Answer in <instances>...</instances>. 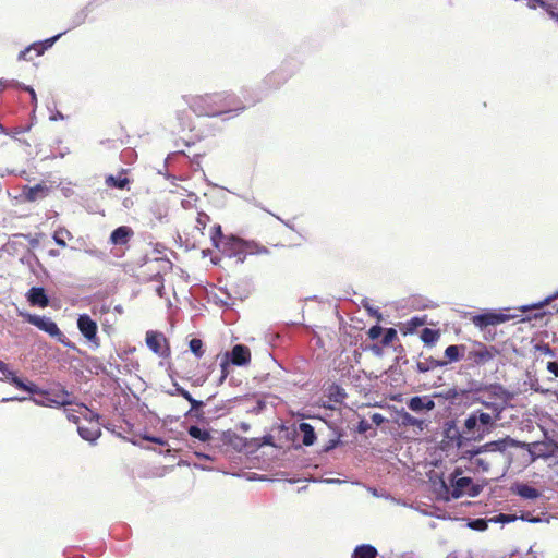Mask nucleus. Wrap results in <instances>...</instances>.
Masks as SVG:
<instances>
[{
	"mask_svg": "<svg viewBox=\"0 0 558 558\" xmlns=\"http://www.w3.org/2000/svg\"><path fill=\"white\" fill-rule=\"evenodd\" d=\"M498 424L488 416L484 409L471 411L460 426L458 417H449L440 425L441 440L438 449L448 453L450 450H462L472 444H480L489 436Z\"/></svg>",
	"mask_w": 558,
	"mask_h": 558,
	"instance_id": "nucleus-1",
	"label": "nucleus"
},
{
	"mask_svg": "<svg viewBox=\"0 0 558 558\" xmlns=\"http://www.w3.org/2000/svg\"><path fill=\"white\" fill-rule=\"evenodd\" d=\"M191 110L199 117H218L245 109L240 99L231 93H211L186 99Z\"/></svg>",
	"mask_w": 558,
	"mask_h": 558,
	"instance_id": "nucleus-2",
	"label": "nucleus"
},
{
	"mask_svg": "<svg viewBox=\"0 0 558 558\" xmlns=\"http://www.w3.org/2000/svg\"><path fill=\"white\" fill-rule=\"evenodd\" d=\"M24 384H26L29 388H16L20 391L27 393V396H14V397H4L1 399L3 403L8 402H25L32 401L38 407H47V408H56L59 409L64 405L72 404V400L70 399V392L65 387H61L60 390L52 396L49 389L40 388L34 381L23 378Z\"/></svg>",
	"mask_w": 558,
	"mask_h": 558,
	"instance_id": "nucleus-3",
	"label": "nucleus"
},
{
	"mask_svg": "<svg viewBox=\"0 0 558 558\" xmlns=\"http://www.w3.org/2000/svg\"><path fill=\"white\" fill-rule=\"evenodd\" d=\"M461 466H456L446 481L442 476L439 478V489L445 500L459 499L464 495L477 497L484 484L475 483L470 476H463Z\"/></svg>",
	"mask_w": 558,
	"mask_h": 558,
	"instance_id": "nucleus-4",
	"label": "nucleus"
},
{
	"mask_svg": "<svg viewBox=\"0 0 558 558\" xmlns=\"http://www.w3.org/2000/svg\"><path fill=\"white\" fill-rule=\"evenodd\" d=\"M510 446H521V442H519V439L513 438L510 435H506L501 438L490 440L482 445H473L470 449L466 447L462 450H458L459 460H472L483 453L496 452L505 456L507 468H509L513 462V456L508 451Z\"/></svg>",
	"mask_w": 558,
	"mask_h": 558,
	"instance_id": "nucleus-5",
	"label": "nucleus"
},
{
	"mask_svg": "<svg viewBox=\"0 0 558 558\" xmlns=\"http://www.w3.org/2000/svg\"><path fill=\"white\" fill-rule=\"evenodd\" d=\"M211 219L205 213H198L194 229L199 232L203 236L207 234L211 244H219L226 240V244H250L238 235L229 234L225 235L221 230V226L218 223L210 225Z\"/></svg>",
	"mask_w": 558,
	"mask_h": 558,
	"instance_id": "nucleus-6",
	"label": "nucleus"
},
{
	"mask_svg": "<svg viewBox=\"0 0 558 558\" xmlns=\"http://www.w3.org/2000/svg\"><path fill=\"white\" fill-rule=\"evenodd\" d=\"M16 314L24 322L35 326L36 328L47 333L52 339L56 340V338H60L61 329L51 317H48L46 315L34 314L21 308H16Z\"/></svg>",
	"mask_w": 558,
	"mask_h": 558,
	"instance_id": "nucleus-7",
	"label": "nucleus"
},
{
	"mask_svg": "<svg viewBox=\"0 0 558 558\" xmlns=\"http://www.w3.org/2000/svg\"><path fill=\"white\" fill-rule=\"evenodd\" d=\"M511 308H502V310H484L483 312L474 315L472 317V322L475 327L481 330H485L489 326H497L504 324L514 317L515 314L510 313Z\"/></svg>",
	"mask_w": 558,
	"mask_h": 558,
	"instance_id": "nucleus-8",
	"label": "nucleus"
},
{
	"mask_svg": "<svg viewBox=\"0 0 558 558\" xmlns=\"http://www.w3.org/2000/svg\"><path fill=\"white\" fill-rule=\"evenodd\" d=\"M76 326L80 333L88 341L90 348L96 350L100 347V339L98 337V325L88 314H78Z\"/></svg>",
	"mask_w": 558,
	"mask_h": 558,
	"instance_id": "nucleus-9",
	"label": "nucleus"
},
{
	"mask_svg": "<svg viewBox=\"0 0 558 558\" xmlns=\"http://www.w3.org/2000/svg\"><path fill=\"white\" fill-rule=\"evenodd\" d=\"M221 257L229 259L236 258V263H243L247 254L250 255H263L269 254L267 246H215Z\"/></svg>",
	"mask_w": 558,
	"mask_h": 558,
	"instance_id": "nucleus-10",
	"label": "nucleus"
},
{
	"mask_svg": "<svg viewBox=\"0 0 558 558\" xmlns=\"http://www.w3.org/2000/svg\"><path fill=\"white\" fill-rule=\"evenodd\" d=\"M393 351L397 352L398 355L395 357L393 363L389 366V368L384 372V374L388 375L390 386L398 387L405 383L400 364L405 365L409 363V360L405 356V350L402 344L396 345Z\"/></svg>",
	"mask_w": 558,
	"mask_h": 558,
	"instance_id": "nucleus-11",
	"label": "nucleus"
},
{
	"mask_svg": "<svg viewBox=\"0 0 558 558\" xmlns=\"http://www.w3.org/2000/svg\"><path fill=\"white\" fill-rule=\"evenodd\" d=\"M251 350L247 345L238 343L230 350H227L221 355V361L227 365L244 367L251 363Z\"/></svg>",
	"mask_w": 558,
	"mask_h": 558,
	"instance_id": "nucleus-12",
	"label": "nucleus"
},
{
	"mask_svg": "<svg viewBox=\"0 0 558 558\" xmlns=\"http://www.w3.org/2000/svg\"><path fill=\"white\" fill-rule=\"evenodd\" d=\"M556 299H558V290L551 295L546 296L542 301L519 306L517 307V310L524 314V317L522 319L523 322L532 319H542L545 315L554 313L553 311L549 310L546 311L544 307L545 305H549L551 300Z\"/></svg>",
	"mask_w": 558,
	"mask_h": 558,
	"instance_id": "nucleus-13",
	"label": "nucleus"
},
{
	"mask_svg": "<svg viewBox=\"0 0 558 558\" xmlns=\"http://www.w3.org/2000/svg\"><path fill=\"white\" fill-rule=\"evenodd\" d=\"M147 348L159 357L167 359L171 355V349L165 335L157 330H148L145 335Z\"/></svg>",
	"mask_w": 558,
	"mask_h": 558,
	"instance_id": "nucleus-14",
	"label": "nucleus"
},
{
	"mask_svg": "<svg viewBox=\"0 0 558 558\" xmlns=\"http://www.w3.org/2000/svg\"><path fill=\"white\" fill-rule=\"evenodd\" d=\"M475 345L477 350L469 351L466 360L471 361L474 365H484L492 361L500 351L495 345H486L482 342L476 341Z\"/></svg>",
	"mask_w": 558,
	"mask_h": 558,
	"instance_id": "nucleus-15",
	"label": "nucleus"
},
{
	"mask_svg": "<svg viewBox=\"0 0 558 558\" xmlns=\"http://www.w3.org/2000/svg\"><path fill=\"white\" fill-rule=\"evenodd\" d=\"M181 425L186 429L187 435L191 437L190 441H194L196 444L197 440L204 446V448H211V441L214 440V430L211 428L199 426L197 424L187 425L185 421H183Z\"/></svg>",
	"mask_w": 558,
	"mask_h": 558,
	"instance_id": "nucleus-16",
	"label": "nucleus"
},
{
	"mask_svg": "<svg viewBox=\"0 0 558 558\" xmlns=\"http://www.w3.org/2000/svg\"><path fill=\"white\" fill-rule=\"evenodd\" d=\"M60 35H57L52 38L46 39L45 41L34 43L26 47L19 53L17 59L23 61H32L34 57L41 56L48 48H50L53 43L59 38Z\"/></svg>",
	"mask_w": 558,
	"mask_h": 558,
	"instance_id": "nucleus-17",
	"label": "nucleus"
},
{
	"mask_svg": "<svg viewBox=\"0 0 558 558\" xmlns=\"http://www.w3.org/2000/svg\"><path fill=\"white\" fill-rule=\"evenodd\" d=\"M25 298L31 306H37V307H47L50 305V296L47 293V290L43 286H33L31 287Z\"/></svg>",
	"mask_w": 558,
	"mask_h": 558,
	"instance_id": "nucleus-18",
	"label": "nucleus"
},
{
	"mask_svg": "<svg viewBox=\"0 0 558 558\" xmlns=\"http://www.w3.org/2000/svg\"><path fill=\"white\" fill-rule=\"evenodd\" d=\"M407 407L414 413H427L435 409L436 403L432 396H413L407 400Z\"/></svg>",
	"mask_w": 558,
	"mask_h": 558,
	"instance_id": "nucleus-19",
	"label": "nucleus"
},
{
	"mask_svg": "<svg viewBox=\"0 0 558 558\" xmlns=\"http://www.w3.org/2000/svg\"><path fill=\"white\" fill-rule=\"evenodd\" d=\"M396 414H397L396 422L403 427H415L421 433L428 426V423L426 420L413 416L408 411H405L403 408H401L399 410L396 409Z\"/></svg>",
	"mask_w": 558,
	"mask_h": 558,
	"instance_id": "nucleus-20",
	"label": "nucleus"
},
{
	"mask_svg": "<svg viewBox=\"0 0 558 558\" xmlns=\"http://www.w3.org/2000/svg\"><path fill=\"white\" fill-rule=\"evenodd\" d=\"M485 392L488 395V399L501 400L506 405H508V403L514 398L513 392L508 390L500 383H487Z\"/></svg>",
	"mask_w": 558,
	"mask_h": 558,
	"instance_id": "nucleus-21",
	"label": "nucleus"
},
{
	"mask_svg": "<svg viewBox=\"0 0 558 558\" xmlns=\"http://www.w3.org/2000/svg\"><path fill=\"white\" fill-rule=\"evenodd\" d=\"M510 490L512 494L525 500H536L542 496V493L537 488L531 486L527 483L519 481L512 483Z\"/></svg>",
	"mask_w": 558,
	"mask_h": 558,
	"instance_id": "nucleus-22",
	"label": "nucleus"
},
{
	"mask_svg": "<svg viewBox=\"0 0 558 558\" xmlns=\"http://www.w3.org/2000/svg\"><path fill=\"white\" fill-rule=\"evenodd\" d=\"M154 262L160 264V267L154 275L150 276V281H155L158 283L157 287L155 288V292L159 298H163L166 294V290L161 271L171 269L172 263L167 258H155Z\"/></svg>",
	"mask_w": 558,
	"mask_h": 558,
	"instance_id": "nucleus-23",
	"label": "nucleus"
},
{
	"mask_svg": "<svg viewBox=\"0 0 558 558\" xmlns=\"http://www.w3.org/2000/svg\"><path fill=\"white\" fill-rule=\"evenodd\" d=\"M477 404H482L484 409L488 410V416L493 418L494 422L498 424V421L501 420L502 412L507 408L502 402H497L496 400H486L483 396H480L476 399Z\"/></svg>",
	"mask_w": 558,
	"mask_h": 558,
	"instance_id": "nucleus-24",
	"label": "nucleus"
},
{
	"mask_svg": "<svg viewBox=\"0 0 558 558\" xmlns=\"http://www.w3.org/2000/svg\"><path fill=\"white\" fill-rule=\"evenodd\" d=\"M0 374L3 375V379L11 385L12 387L16 388H29L26 384L23 381V376H20L16 371L10 368V366L0 360Z\"/></svg>",
	"mask_w": 558,
	"mask_h": 558,
	"instance_id": "nucleus-25",
	"label": "nucleus"
},
{
	"mask_svg": "<svg viewBox=\"0 0 558 558\" xmlns=\"http://www.w3.org/2000/svg\"><path fill=\"white\" fill-rule=\"evenodd\" d=\"M328 428L332 430L335 437L329 439L320 449V453H328L337 448L344 446L342 437L345 436V432L342 428L337 427L333 423H328Z\"/></svg>",
	"mask_w": 558,
	"mask_h": 558,
	"instance_id": "nucleus-26",
	"label": "nucleus"
},
{
	"mask_svg": "<svg viewBox=\"0 0 558 558\" xmlns=\"http://www.w3.org/2000/svg\"><path fill=\"white\" fill-rule=\"evenodd\" d=\"M125 247L126 246H111L109 253L99 248H86L84 252L104 262L113 263V260L110 258V255H112L113 258H120L124 256Z\"/></svg>",
	"mask_w": 558,
	"mask_h": 558,
	"instance_id": "nucleus-27",
	"label": "nucleus"
},
{
	"mask_svg": "<svg viewBox=\"0 0 558 558\" xmlns=\"http://www.w3.org/2000/svg\"><path fill=\"white\" fill-rule=\"evenodd\" d=\"M466 354V345L465 344H450L445 349L444 356L445 366L451 363H457L464 359Z\"/></svg>",
	"mask_w": 558,
	"mask_h": 558,
	"instance_id": "nucleus-28",
	"label": "nucleus"
},
{
	"mask_svg": "<svg viewBox=\"0 0 558 558\" xmlns=\"http://www.w3.org/2000/svg\"><path fill=\"white\" fill-rule=\"evenodd\" d=\"M87 362L89 363V366H86V371L90 374H104L107 377H109L112 381L117 383L119 381V378L114 376L112 373H110L106 366L102 365L100 360L97 356H87Z\"/></svg>",
	"mask_w": 558,
	"mask_h": 558,
	"instance_id": "nucleus-29",
	"label": "nucleus"
},
{
	"mask_svg": "<svg viewBox=\"0 0 558 558\" xmlns=\"http://www.w3.org/2000/svg\"><path fill=\"white\" fill-rule=\"evenodd\" d=\"M302 434V445L306 447L313 446L317 440V434L313 425L301 422L298 425V433Z\"/></svg>",
	"mask_w": 558,
	"mask_h": 558,
	"instance_id": "nucleus-30",
	"label": "nucleus"
},
{
	"mask_svg": "<svg viewBox=\"0 0 558 558\" xmlns=\"http://www.w3.org/2000/svg\"><path fill=\"white\" fill-rule=\"evenodd\" d=\"M436 367H445V363L440 359H435L433 356L424 357V361L416 360L415 369L417 373L424 374L435 369Z\"/></svg>",
	"mask_w": 558,
	"mask_h": 558,
	"instance_id": "nucleus-31",
	"label": "nucleus"
},
{
	"mask_svg": "<svg viewBox=\"0 0 558 558\" xmlns=\"http://www.w3.org/2000/svg\"><path fill=\"white\" fill-rule=\"evenodd\" d=\"M458 397L456 400V407H465L470 408L474 404H477L476 399L480 396L469 392L466 388L457 387Z\"/></svg>",
	"mask_w": 558,
	"mask_h": 558,
	"instance_id": "nucleus-32",
	"label": "nucleus"
},
{
	"mask_svg": "<svg viewBox=\"0 0 558 558\" xmlns=\"http://www.w3.org/2000/svg\"><path fill=\"white\" fill-rule=\"evenodd\" d=\"M427 316H413L401 328L400 331L405 335H413L417 329L426 324Z\"/></svg>",
	"mask_w": 558,
	"mask_h": 558,
	"instance_id": "nucleus-33",
	"label": "nucleus"
},
{
	"mask_svg": "<svg viewBox=\"0 0 558 558\" xmlns=\"http://www.w3.org/2000/svg\"><path fill=\"white\" fill-rule=\"evenodd\" d=\"M519 442H521V446H510V448H520V449L526 450L530 454L531 462H535L536 460H538L541 458L548 459L550 457V454L547 452H541V453L535 452L534 448L541 445L539 441L526 442V441L519 440Z\"/></svg>",
	"mask_w": 558,
	"mask_h": 558,
	"instance_id": "nucleus-34",
	"label": "nucleus"
},
{
	"mask_svg": "<svg viewBox=\"0 0 558 558\" xmlns=\"http://www.w3.org/2000/svg\"><path fill=\"white\" fill-rule=\"evenodd\" d=\"M289 77H290V74L286 73L282 70H277V71H272L270 74H268L265 78V82L269 87L278 88L282 84H284Z\"/></svg>",
	"mask_w": 558,
	"mask_h": 558,
	"instance_id": "nucleus-35",
	"label": "nucleus"
},
{
	"mask_svg": "<svg viewBox=\"0 0 558 558\" xmlns=\"http://www.w3.org/2000/svg\"><path fill=\"white\" fill-rule=\"evenodd\" d=\"M440 330L434 328H423L420 332V339L426 347H434L440 339Z\"/></svg>",
	"mask_w": 558,
	"mask_h": 558,
	"instance_id": "nucleus-36",
	"label": "nucleus"
},
{
	"mask_svg": "<svg viewBox=\"0 0 558 558\" xmlns=\"http://www.w3.org/2000/svg\"><path fill=\"white\" fill-rule=\"evenodd\" d=\"M77 433L82 439L88 441L90 445H95L98 438L101 436V430L99 427L89 428L83 425H78Z\"/></svg>",
	"mask_w": 558,
	"mask_h": 558,
	"instance_id": "nucleus-37",
	"label": "nucleus"
},
{
	"mask_svg": "<svg viewBox=\"0 0 558 558\" xmlns=\"http://www.w3.org/2000/svg\"><path fill=\"white\" fill-rule=\"evenodd\" d=\"M172 387V389L165 390L168 396H180L190 404L199 405V403L196 402V399L190 393V391L180 386L177 380H173Z\"/></svg>",
	"mask_w": 558,
	"mask_h": 558,
	"instance_id": "nucleus-38",
	"label": "nucleus"
},
{
	"mask_svg": "<svg viewBox=\"0 0 558 558\" xmlns=\"http://www.w3.org/2000/svg\"><path fill=\"white\" fill-rule=\"evenodd\" d=\"M133 234L134 232L130 227L121 226L111 233L110 240L113 244L126 243Z\"/></svg>",
	"mask_w": 558,
	"mask_h": 558,
	"instance_id": "nucleus-39",
	"label": "nucleus"
},
{
	"mask_svg": "<svg viewBox=\"0 0 558 558\" xmlns=\"http://www.w3.org/2000/svg\"><path fill=\"white\" fill-rule=\"evenodd\" d=\"M377 556V548L371 544L357 545L352 553V558H376Z\"/></svg>",
	"mask_w": 558,
	"mask_h": 558,
	"instance_id": "nucleus-40",
	"label": "nucleus"
},
{
	"mask_svg": "<svg viewBox=\"0 0 558 558\" xmlns=\"http://www.w3.org/2000/svg\"><path fill=\"white\" fill-rule=\"evenodd\" d=\"M347 392L342 386H340L337 383H332L328 387V393L327 397L330 401L336 403H342L344 399L347 398Z\"/></svg>",
	"mask_w": 558,
	"mask_h": 558,
	"instance_id": "nucleus-41",
	"label": "nucleus"
},
{
	"mask_svg": "<svg viewBox=\"0 0 558 558\" xmlns=\"http://www.w3.org/2000/svg\"><path fill=\"white\" fill-rule=\"evenodd\" d=\"M130 183L129 178L125 175V171L122 170L118 177L112 174L106 178V184L109 187H117L119 190H124Z\"/></svg>",
	"mask_w": 558,
	"mask_h": 558,
	"instance_id": "nucleus-42",
	"label": "nucleus"
},
{
	"mask_svg": "<svg viewBox=\"0 0 558 558\" xmlns=\"http://www.w3.org/2000/svg\"><path fill=\"white\" fill-rule=\"evenodd\" d=\"M48 186L43 184H37L33 187H29L28 191L25 193V198L29 202H35L38 198H44L48 194Z\"/></svg>",
	"mask_w": 558,
	"mask_h": 558,
	"instance_id": "nucleus-43",
	"label": "nucleus"
},
{
	"mask_svg": "<svg viewBox=\"0 0 558 558\" xmlns=\"http://www.w3.org/2000/svg\"><path fill=\"white\" fill-rule=\"evenodd\" d=\"M433 400L434 399H444L445 401H448L449 407H456V400L458 397L457 392V386H453L447 390L434 392L432 395Z\"/></svg>",
	"mask_w": 558,
	"mask_h": 558,
	"instance_id": "nucleus-44",
	"label": "nucleus"
},
{
	"mask_svg": "<svg viewBox=\"0 0 558 558\" xmlns=\"http://www.w3.org/2000/svg\"><path fill=\"white\" fill-rule=\"evenodd\" d=\"M489 523L490 518H473L468 520L466 526L473 531L484 532L488 529Z\"/></svg>",
	"mask_w": 558,
	"mask_h": 558,
	"instance_id": "nucleus-45",
	"label": "nucleus"
},
{
	"mask_svg": "<svg viewBox=\"0 0 558 558\" xmlns=\"http://www.w3.org/2000/svg\"><path fill=\"white\" fill-rule=\"evenodd\" d=\"M361 305L365 308V311L367 312L368 316H371L372 318H375L378 323L384 320L383 313L379 311L378 307H374L369 303L368 298H363L362 301H361Z\"/></svg>",
	"mask_w": 558,
	"mask_h": 558,
	"instance_id": "nucleus-46",
	"label": "nucleus"
},
{
	"mask_svg": "<svg viewBox=\"0 0 558 558\" xmlns=\"http://www.w3.org/2000/svg\"><path fill=\"white\" fill-rule=\"evenodd\" d=\"M196 402L199 403V405L191 404V412H193V417L196 418L198 423L208 425V420L205 417V413L203 411L206 402L198 399H196Z\"/></svg>",
	"mask_w": 558,
	"mask_h": 558,
	"instance_id": "nucleus-47",
	"label": "nucleus"
},
{
	"mask_svg": "<svg viewBox=\"0 0 558 558\" xmlns=\"http://www.w3.org/2000/svg\"><path fill=\"white\" fill-rule=\"evenodd\" d=\"M397 339H398V332H397L396 328H393V327L384 328V331L381 333V340H380L383 345L389 347Z\"/></svg>",
	"mask_w": 558,
	"mask_h": 558,
	"instance_id": "nucleus-48",
	"label": "nucleus"
},
{
	"mask_svg": "<svg viewBox=\"0 0 558 558\" xmlns=\"http://www.w3.org/2000/svg\"><path fill=\"white\" fill-rule=\"evenodd\" d=\"M486 388H487V383L476 380V379H471L468 381L466 389L469 392H472L474 395L482 396L481 393L485 392Z\"/></svg>",
	"mask_w": 558,
	"mask_h": 558,
	"instance_id": "nucleus-49",
	"label": "nucleus"
},
{
	"mask_svg": "<svg viewBox=\"0 0 558 558\" xmlns=\"http://www.w3.org/2000/svg\"><path fill=\"white\" fill-rule=\"evenodd\" d=\"M189 348H190V351L197 357V359H201L204 353H205V350H204V343L201 339L198 338H192L190 341H189Z\"/></svg>",
	"mask_w": 558,
	"mask_h": 558,
	"instance_id": "nucleus-50",
	"label": "nucleus"
},
{
	"mask_svg": "<svg viewBox=\"0 0 558 558\" xmlns=\"http://www.w3.org/2000/svg\"><path fill=\"white\" fill-rule=\"evenodd\" d=\"M56 244H66L72 240V234L65 228H58L53 233Z\"/></svg>",
	"mask_w": 558,
	"mask_h": 558,
	"instance_id": "nucleus-51",
	"label": "nucleus"
},
{
	"mask_svg": "<svg viewBox=\"0 0 558 558\" xmlns=\"http://www.w3.org/2000/svg\"><path fill=\"white\" fill-rule=\"evenodd\" d=\"M518 520L515 514L499 513L490 518V523L495 524H508Z\"/></svg>",
	"mask_w": 558,
	"mask_h": 558,
	"instance_id": "nucleus-52",
	"label": "nucleus"
},
{
	"mask_svg": "<svg viewBox=\"0 0 558 558\" xmlns=\"http://www.w3.org/2000/svg\"><path fill=\"white\" fill-rule=\"evenodd\" d=\"M248 438L240 436L235 433L234 441L232 444V448L240 453H245L247 450Z\"/></svg>",
	"mask_w": 558,
	"mask_h": 558,
	"instance_id": "nucleus-53",
	"label": "nucleus"
},
{
	"mask_svg": "<svg viewBox=\"0 0 558 558\" xmlns=\"http://www.w3.org/2000/svg\"><path fill=\"white\" fill-rule=\"evenodd\" d=\"M185 446H186L190 450H192V451H193V453H194L198 459H201V460H205V461H214V460H215V458H214L211 454H209V453H207V452H204V451H199V450H197V447H196V445H195V442H194V441H186V442H185Z\"/></svg>",
	"mask_w": 558,
	"mask_h": 558,
	"instance_id": "nucleus-54",
	"label": "nucleus"
},
{
	"mask_svg": "<svg viewBox=\"0 0 558 558\" xmlns=\"http://www.w3.org/2000/svg\"><path fill=\"white\" fill-rule=\"evenodd\" d=\"M468 461L473 465L472 471H478V470H481L482 472H488L489 471L490 465L483 458L475 457L474 459L468 460Z\"/></svg>",
	"mask_w": 558,
	"mask_h": 558,
	"instance_id": "nucleus-55",
	"label": "nucleus"
},
{
	"mask_svg": "<svg viewBox=\"0 0 558 558\" xmlns=\"http://www.w3.org/2000/svg\"><path fill=\"white\" fill-rule=\"evenodd\" d=\"M384 347L381 342L372 344H361L363 351H371L375 356L381 357L384 355Z\"/></svg>",
	"mask_w": 558,
	"mask_h": 558,
	"instance_id": "nucleus-56",
	"label": "nucleus"
},
{
	"mask_svg": "<svg viewBox=\"0 0 558 558\" xmlns=\"http://www.w3.org/2000/svg\"><path fill=\"white\" fill-rule=\"evenodd\" d=\"M384 331V327L380 325V323H376L375 325L371 326L367 330V337L371 340H377L381 337V333Z\"/></svg>",
	"mask_w": 558,
	"mask_h": 558,
	"instance_id": "nucleus-57",
	"label": "nucleus"
},
{
	"mask_svg": "<svg viewBox=\"0 0 558 558\" xmlns=\"http://www.w3.org/2000/svg\"><path fill=\"white\" fill-rule=\"evenodd\" d=\"M535 351L543 353L544 355L555 357L556 351L550 348V345L546 342H538L534 345Z\"/></svg>",
	"mask_w": 558,
	"mask_h": 558,
	"instance_id": "nucleus-58",
	"label": "nucleus"
},
{
	"mask_svg": "<svg viewBox=\"0 0 558 558\" xmlns=\"http://www.w3.org/2000/svg\"><path fill=\"white\" fill-rule=\"evenodd\" d=\"M371 428V423L366 418L362 417L353 429L356 434L365 435Z\"/></svg>",
	"mask_w": 558,
	"mask_h": 558,
	"instance_id": "nucleus-59",
	"label": "nucleus"
},
{
	"mask_svg": "<svg viewBox=\"0 0 558 558\" xmlns=\"http://www.w3.org/2000/svg\"><path fill=\"white\" fill-rule=\"evenodd\" d=\"M140 437L143 440L150 441V442H154V444L159 445V446H166L167 445V440L165 438L160 437V436H155V435H150L148 433H143V434H140Z\"/></svg>",
	"mask_w": 558,
	"mask_h": 558,
	"instance_id": "nucleus-60",
	"label": "nucleus"
},
{
	"mask_svg": "<svg viewBox=\"0 0 558 558\" xmlns=\"http://www.w3.org/2000/svg\"><path fill=\"white\" fill-rule=\"evenodd\" d=\"M219 366H220L221 374L217 380V384H216L217 386H221L226 381L228 376L230 375V366L227 365L226 362H222L220 360Z\"/></svg>",
	"mask_w": 558,
	"mask_h": 558,
	"instance_id": "nucleus-61",
	"label": "nucleus"
},
{
	"mask_svg": "<svg viewBox=\"0 0 558 558\" xmlns=\"http://www.w3.org/2000/svg\"><path fill=\"white\" fill-rule=\"evenodd\" d=\"M260 448L262 447L258 437L248 438L247 450L245 454H255Z\"/></svg>",
	"mask_w": 558,
	"mask_h": 558,
	"instance_id": "nucleus-62",
	"label": "nucleus"
},
{
	"mask_svg": "<svg viewBox=\"0 0 558 558\" xmlns=\"http://www.w3.org/2000/svg\"><path fill=\"white\" fill-rule=\"evenodd\" d=\"M56 341H58L65 348L71 349L75 352L78 350V347L74 342H72L70 339H68L62 331L60 333V338H56Z\"/></svg>",
	"mask_w": 558,
	"mask_h": 558,
	"instance_id": "nucleus-63",
	"label": "nucleus"
},
{
	"mask_svg": "<svg viewBox=\"0 0 558 558\" xmlns=\"http://www.w3.org/2000/svg\"><path fill=\"white\" fill-rule=\"evenodd\" d=\"M235 437V432L228 429L221 433V440L225 445L232 446Z\"/></svg>",
	"mask_w": 558,
	"mask_h": 558,
	"instance_id": "nucleus-64",
	"label": "nucleus"
}]
</instances>
